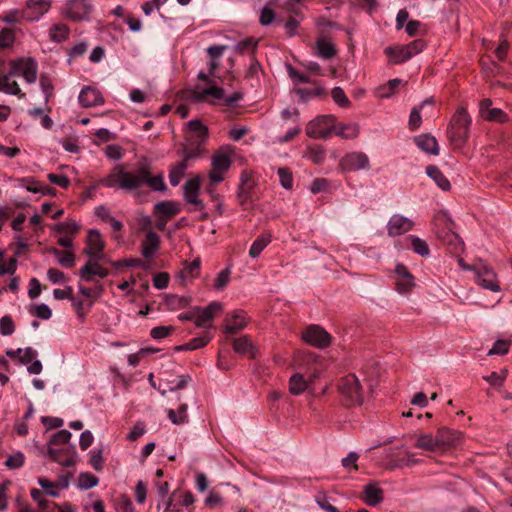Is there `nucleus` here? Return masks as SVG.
I'll use <instances>...</instances> for the list:
<instances>
[{
  "mask_svg": "<svg viewBox=\"0 0 512 512\" xmlns=\"http://www.w3.org/2000/svg\"><path fill=\"white\" fill-rule=\"evenodd\" d=\"M99 184L125 191L137 190L143 186L154 191L166 190L163 175L153 176L152 167L146 160L138 163L133 171H127L124 164L115 165L106 177L99 180Z\"/></svg>",
  "mask_w": 512,
  "mask_h": 512,
  "instance_id": "nucleus-1",
  "label": "nucleus"
},
{
  "mask_svg": "<svg viewBox=\"0 0 512 512\" xmlns=\"http://www.w3.org/2000/svg\"><path fill=\"white\" fill-rule=\"evenodd\" d=\"M337 392L340 402L345 407H358L364 403L366 390L361 380L355 374H347L337 382Z\"/></svg>",
  "mask_w": 512,
  "mask_h": 512,
  "instance_id": "nucleus-2",
  "label": "nucleus"
},
{
  "mask_svg": "<svg viewBox=\"0 0 512 512\" xmlns=\"http://www.w3.org/2000/svg\"><path fill=\"white\" fill-rule=\"evenodd\" d=\"M471 122V117L463 107L458 108L452 116L448 128V138L455 149H462L467 144Z\"/></svg>",
  "mask_w": 512,
  "mask_h": 512,
  "instance_id": "nucleus-3",
  "label": "nucleus"
},
{
  "mask_svg": "<svg viewBox=\"0 0 512 512\" xmlns=\"http://www.w3.org/2000/svg\"><path fill=\"white\" fill-rule=\"evenodd\" d=\"M188 98L193 103L215 104L217 101H223L224 89L211 84H208L207 87L198 84L188 91Z\"/></svg>",
  "mask_w": 512,
  "mask_h": 512,
  "instance_id": "nucleus-4",
  "label": "nucleus"
},
{
  "mask_svg": "<svg viewBox=\"0 0 512 512\" xmlns=\"http://www.w3.org/2000/svg\"><path fill=\"white\" fill-rule=\"evenodd\" d=\"M188 98L193 103L215 104L217 101H223L224 89L211 84H208L207 87L198 84L188 91Z\"/></svg>",
  "mask_w": 512,
  "mask_h": 512,
  "instance_id": "nucleus-5",
  "label": "nucleus"
},
{
  "mask_svg": "<svg viewBox=\"0 0 512 512\" xmlns=\"http://www.w3.org/2000/svg\"><path fill=\"white\" fill-rule=\"evenodd\" d=\"M335 128V117L333 115H320L311 120L306 126V134L314 139L328 138Z\"/></svg>",
  "mask_w": 512,
  "mask_h": 512,
  "instance_id": "nucleus-6",
  "label": "nucleus"
},
{
  "mask_svg": "<svg viewBox=\"0 0 512 512\" xmlns=\"http://www.w3.org/2000/svg\"><path fill=\"white\" fill-rule=\"evenodd\" d=\"M38 65L32 58H20L11 62L10 75L22 76L29 84L37 79Z\"/></svg>",
  "mask_w": 512,
  "mask_h": 512,
  "instance_id": "nucleus-7",
  "label": "nucleus"
},
{
  "mask_svg": "<svg viewBox=\"0 0 512 512\" xmlns=\"http://www.w3.org/2000/svg\"><path fill=\"white\" fill-rule=\"evenodd\" d=\"M92 5L88 0H69L62 8V15L72 21H81L89 17Z\"/></svg>",
  "mask_w": 512,
  "mask_h": 512,
  "instance_id": "nucleus-8",
  "label": "nucleus"
},
{
  "mask_svg": "<svg viewBox=\"0 0 512 512\" xmlns=\"http://www.w3.org/2000/svg\"><path fill=\"white\" fill-rule=\"evenodd\" d=\"M232 164L231 157L224 152L218 151L211 158V170L209 179L211 183L217 184L224 180V174L229 170Z\"/></svg>",
  "mask_w": 512,
  "mask_h": 512,
  "instance_id": "nucleus-9",
  "label": "nucleus"
},
{
  "mask_svg": "<svg viewBox=\"0 0 512 512\" xmlns=\"http://www.w3.org/2000/svg\"><path fill=\"white\" fill-rule=\"evenodd\" d=\"M302 339L309 345L325 348L331 343L330 334L321 326L312 324L302 333Z\"/></svg>",
  "mask_w": 512,
  "mask_h": 512,
  "instance_id": "nucleus-10",
  "label": "nucleus"
},
{
  "mask_svg": "<svg viewBox=\"0 0 512 512\" xmlns=\"http://www.w3.org/2000/svg\"><path fill=\"white\" fill-rule=\"evenodd\" d=\"M48 455L53 461L65 467L75 465L77 459L74 445L48 447Z\"/></svg>",
  "mask_w": 512,
  "mask_h": 512,
  "instance_id": "nucleus-11",
  "label": "nucleus"
},
{
  "mask_svg": "<svg viewBox=\"0 0 512 512\" xmlns=\"http://www.w3.org/2000/svg\"><path fill=\"white\" fill-rule=\"evenodd\" d=\"M339 165L343 171L355 172L368 169L370 166V161L365 153L354 151L344 155L340 160Z\"/></svg>",
  "mask_w": 512,
  "mask_h": 512,
  "instance_id": "nucleus-12",
  "label": "nucleus"
},
{
  "mask_svg": "<svg viewBox=\"0 0 512 512\" xmlns=\"http://www.w3.org/2000/svg\"><path fill=\"white\" fill-rule=\"evenodd\" d=\"M51 5V0H27L23 10V18L29 22H37L48 13Z\"/></svg>",
  "mask_w": 512,
  "mask_h": 512,
  "instance_id": "nucleus-13",
  "label": "nucleus"
},
{
  "mask_svg": "<svg viewBox=\"0 0 512 512\" xmlns=\"http://www.w3.org/2000/svg\"><path fill=\"white\" fill-rule=\"evenodd\" d=\"M105 242L97 229H90L87 232L86 246L83 253L88 257L104 258Z\"/></svg>",
  "mask_w": 512,
  "mask_h": 512,
  "instance_id": "nucleus-14",
  "label": "nucleus"
},
{
  "mask_svg": "<svg viewBox=\"0 0 512 512\" xmlns=\"http://www.w3.org/2000/svg\"><path fill=\"white\" fill-rule=\"evenodd\" d=\"M103 258L88 257L85 265L79 270V276L87 282L93 281L94 277L105 278L109 274V270L103 267L99 262Z\"/></svg>",
  "mask_w": 512,
  "mask_h": 512,
  "instance_id": "nucleus-15",
  "label": "nucleus"
},
{
  "mask_svg": "<svg viewBox=\"0 0 512 512\" xmlns=\"http://www.w3.org/2000/svg\"><path fill=\"white\" fill-rule=\"evenodd\" d=\"M312 52L321 59L330 60L337 55V48L330 37L321 34L312 46Z\"/></svg>",
  "mask_w": 512,
  "mask_h": 512,
  "instance_id": "nucleus-16",
  "label": "nucleus"
},
{
  "mask_svg": "<svg viewBox=\"0 0 512 512\" xmlns=\"http://www.w3.org/2000/svg\"><path fill=\"white\" fill-rule=\"evenodd\" d=\"M222 310V304L219 302H211L205 308H197L194 318V324L199 328H209L212 326V321L216 312H220Z\"/></svg>",
  "mask_w": 512,
  "mask_h": 512,
  "instance_id": "nucleus-17",
  "label": "nucleus"
},
{
  "mask_svg": "<svg viewBox=\"0 0 512 512\" xmlns=\"http://www.w3.org/2000/svg\"><path fill=\"white\" fill-rule=\"evenodd\" d=\"M414 222L402 215L394 214L387 223V233L389 236L395 237L403 235L413 229Z\"/></svg>",
  "mask_w": 512,
  "mask_h": 512,
  "instance_id": "nucleus-18",
  "label": "nucleus"
},
{
  "mask_svg": "<svg viewBox=\"0 0 512 512\" xmlns=\"http://www.w3.org/2000/svg\"><path fill=\"white\" fill-rule=\"evenodd\" d=\"M435 436L440 451H444L450 447L458 445L463 438L461 432L457 430H451L446 427L438 429Z\"/></svg>",
  "mask_w": 512,
  "mask_h": 512,
  "instance_id": "nucleus-19",
  "label": "nucleus"
},
{
  "mask_svg": "<svg viewBox=\"0 0 512 512\" xmlns=\"http://www.w3.org/2000/svg\"><path fill=\"white\" fill-rule=\"evenodd\" d=\"M480 116L487 120L498 123H504L508 121L507 114L500 108L492 107V101L490 99H483L479 104Z\"/></svg>",
  "mask_w": 512,
  "mask_h": 512,
  "instance_id": "nucleus-20",
  "label": "nucleus"
},
{
  "mask_svg": "<svg viewBox=\"0 0 512 512\" xmlns=\"http://www.w3.org/2000/svg\"><path fill=\"white\" fill-rule=\"evenodd\" d=\"M360 499L368 506H377L384 499L383 489L376 482H370L363 487Z\"/></svg>",
  "mask_w": 512,
  "mask_h": 512,
  "instance_id": "nucleus-21",
  "label": "nucleus"
},
{
  "mask_svg": "<svg viewBox=\"0 0 512 512\" xmlns=\"http://www.w3.org/2000/svg\"><path fill=\"white\" fill-rule=\"evenodd\" d=\"M396 274V290L399 293H407L414 284V277L404 264H397L395 268Z\"/></svg>",
  "mask_w": 512,
  "mask_h": 512,
  "instance_id": "nucleus-22",
  "label": "nucleus"
},
{
  "mask_svg": "<svg viewBox=\"0 0 512 512\" xmlns=\"http://www.w3.org/2000/svg\"><path fill=\"white\" fill-rule=\"evenodd\" d=\"M477 283L484 289L492 292L500 291L497 276L494 271L486 266L480 268L476 273Z\"/></svg>",
  "mask_w": 512,
  "mask_h": 512,
  "instance_id": "nucleus-23",
  "label": "nucleus"
},
{
  "mask_svg": "<svg viewBox=\"0 0 512 512\" xmlns=\"http://www.w3.org/2000/svg\"><path fill=\"white\" fill-rule=\"evenodd\" d=\"M199 190V177L191 178L184 185V197L187 203L195 205L197 209H203V202L198 196Z\"/></svg>",
  "mask_w": 512,
  "mask_h": 512,
  "instance_id": "nucleus-24",
  "label": "nucleus"
},
{
  "mask_svg": "<svg viewBox=\"0 0 512 512\" xmlns=\"http://www.w3.org/2000/svg\"><path fill=\"white\" fill-rule=\"evenodd\" d=\"M197 156V153L192 151H185L183 160L178 164L171 166L169 171V181L172 186H177L180 183L184 176L185 170L188 167V160L196 158Z\"/></svg>",
  "mask_w": 512,
  "mask_h": 512,
  "instance_id": "nucleus-25",
  "label": "nucleus"
},
{
  "mask_svg": "<svg viewBox=\"0 0 512 512\" xmlns=\"http://www.w3.org/2000/svg\"><path fill=\"white\" fill-rule=\"evenodd\" d=\"M78 100L83 107H94L104 103L101 92L91 86H86L80 91Z\"/></svg>",
  "mask_w": 512,
  "mask_h": 512,
  "instance_id": "nucleus-26",
  "label": "nucleus"
},
{
  "mask_svg": "<svg viewBox=\"0 0 512 512\" xmlns=\"http://www.w3.org/2000/svg\"><path fill=\"white\" fill-rule=\"evenodd\" d=\"M247 325L246 313L243 310H235L226 318L224 331L227 334H236Z\"/></svg>",
  "mask_w": 512,
  "mask_h": 512,
  "instance_id": "nucleus-27",
  "label": "nucleus"
},
{
  "mask_svg": "<svg viewBox=\"0 0 512 512\" xmlns=\"http://www.w3.org/2000/svg\"><path fill=\"white\" fill-rule=\"evenodd\" d=\"M160 239L159 236L153 232L148 231L144 240L141 243V254L146 259H153L159 250Z\"/></svg>",
  "mask_w": 512,
  "mask_h": 512,
  "instance_id": "nucleus-28",
  "label": "nucleus"
},
{
  "mask_svg": "<svg viewBox=\"0 0 512 512\" xmlns=\"http://www.w3.org/2000/svg\"><path fill=\"white\" fill-rule=\"evenodd\" d=\"M414 142L419 149L423 152L438 155L439 154V146L436 138L431 134H421L414 138Z\"/></svg>",
  "mask_w": 512,
  "mask_h": 512,
  "instance_id": "nucleus-29",
  "label": "nucleus"
},
{
  "mask_svg": "<svg viewBox=\"0 0 512 512\" xmlns=\"http://www.w3.org/2000/svg\"><path fill=\"white\" fill-rule=\"evenodd\" d=\"M232 346L234 351L240 355L248 356L250 358H254L255 356V347L251 338L247 335L234 338Z\"/></svg>",
  "mask_w": 512,
  "mask_h": 512,
  "instance_id": "nucleus-30",
  "label": "nucleus"
},
{
  "mask_svg": "<svg viewBox=\"0 0 512 512\" xmlns=\"http://www.w3.org/2000/svg\"><path fill=\"white\" fill-rule=\"evenodd\" d=\"M188 129L190 139H195L198 144L206 141L208 137V128L203 125L199 120H191L188 122Z\"/></svg>",
  "mask_w": 512,
  "mask_h": 512,
  "instance_id": "nucleus-31",
  "label": "nucleus"
},
{
  "mask_svg": "<svg viewBox=\"0 0 512 512\" xmlns=\"http://www.w3.org/2000/svg\"><path fill=\"white\" fill-rule=\"evenodd\" d=\"M332 133L344 139H355L359 135V126L356 123L336 124Z\"/></svg>",
  "mask_w": 512,
  "mask_h": 512,
  "instance_id": "nucleus-32",
  "label": "nucleus"
},
{
  "mask_svg": "<svg viewBox=\"0 0 512 512\" xmlns=\"http://www.w3.org/2000/svg\"><path fill=\"white\" fill-rule=\"evenodd\" d=\"M70 36V28L63 23L54 24L49 29V39L55 43H62Z\"/></svg>",
  "mask_w": 512,
  "mask_h": 512,
  "instance_id": "nucleus-33",
  "label": "nucleus"
},
{
  "mask_svg": "<svg viewBox=\"0 0 512 512\" xmlns=\"http://www.w3.org/2000/svg\"><path fill=\"white\" fill-rule=\"evenodd\" d=\"M427 175L434 180L439 188L448 191L451 187L449 180L435 165H430L426 168Z\"/></svg>",
  "mask_w": 512,
  "mask_h": 512,
  "instance_id": "nucleus-34",
  "label": "nucleus"
},
{
  "mask_svg": "<svg viewBox=\"0 0 512 512\" xmlns=\"http://www.w3.org/2000/svg\"><path fill=\"white\" fill-rule=\"evenodd\" d=\"M415 446L430 452L440 451L436 436H432L431 434L420 435L416 440Z\"/></svg>",
  "mask_w": 512,
  "mask_h": 512,
  "instance_id": "nucleus-35",
  "label": "nucleus"
},
{
  "mask_svg": "<svg viewBox=\"0 0 512 512\" xmlns=\"http://www.w3.org/2000/svg\"><path fill=\"white\" fill-rule=\"evenodd\" d=\"M427 104L433 105L434 99L432 97L428 98V99L424 100L419 106L414 107L411 110V113L409 116V128L411 130H417L421 126L422 119H421L420 111Z\"/></svg>",
  "mask_w": 512,
  "mask_h": 512,
  "instance_id": "nucleus-36",
  "label": "nucleus"
},
{
  "mask_svg": "<svg viewBox=\"0 0 512 512\" xmlns=\"http://www.w3.org/2000/svg\"><path fill=\"white\" fill-rule=\"evenodd\" d=\"M190 300L184 296L167 295L164 300V305L168 310L176 311L188 307Z\"/></svg>",
  "mask_w": 512,
  "mask_h": 512,
  "instance_id": "nucleus-37",
  "label": "nucleus"
},
{
  "mask_svg": "<svg viewBox=\"0 0 512 512\" xmlns=\"http://www.w3.org/2000/svg\"><path fill=\"white\" fill-rule=\"evenodd\" d=\"M11 76L12 75H10V72L8 74L0 73L3 92L23 98L25 94L21 92V89L16 81H10Z\"/></svg>",
  "mask_w": 512,
  "mask_h": 512,
  "instance_id": "nucleus-38",
  "label": "nucleus"
},
{
  "mask_svg": "<svg viewBox=\"0 0 512 512\" xmlns=\"http://www.w3.org/2000/svg\"><path fill=\"white\" fill-rule=\"evenodd\" d=\"M271 242V235L270 234H261L256 238V240L252 243L249 255L252 258H257L261 252L269 245Z\"/></svg>",
  "mask_w": 512,
  "mask_h": 512,
  "instance_id": "nucleus-39",
  "label": "nucleus"
},
{
  "mask_svg": "<svg viewBox=\"0 0 512 512\" xmlns=\"http://www.w3.org/2000/svg\"><path fill=\"white\" fill-rule=\"evenodd\" d=\"M307 389V381L299 374H293L289 379V391L292 395H300Z\"/></svg>",
  "mask_w": 512,
  "mask_h": 512,
  "instance_id": "nucleus-40",
  "label": "nucleus"
},
{
  "mask_svg": "<svg viewBox=\"0 0 512 512\" xmlns=\"http://www.w3.org/2000/svg\"><path fill=\"white\" fill-rule=\"evenodd\" d=\"M50 252L56 257L57 262L64 268H71L75 265V256L71 251H61L53 248Z\"/></svg>",
  "mask_w": 512,
  "mask_h": 512,
  "instance_id": "nucleus-41",
  "label": "nucleus"
},
{
  "mask_svg": "<svg viewBox=\"0 0 512 512\" xmlns=\"http://www.w3.org/2000/svg\"><path fill=\"white\" fill-rule=\"evenodd\" d=\"M385 54L389 58V61L394 64H400L409 60L402 45L397 47H387L385 49Z\"/></svg>",
  "mask_w": 512,
  "mask_h": 512,
  "instance_id": "nucleus-42",
  "label": "nucleus"
},
{
  "mask_svg": "<svg viewBox=\"0 0 512 512\" xmlns=\"http://www.w3.org/2000/svg\"><path fill=\"white\" fill-rule=\"evenodd\" d=\"M187 408V404H182L177 411L169 409L167 411L168 418L176 425L186 423L188 421Z\"/></svg>",
  "mask_w": 512,
  "mask_h": 512,
  "instance_id": "nucleus-43",
  "label": "nucleus"
},
{
  "mask_svg": "<svg viewBox=\"0 0 512 512\" xmlns=\"http://www.w3.org/2000/svg\"><path fill=\"white\" fill-rule=\"evenodd\" d=\"M258 41L253 37H248L242 41H239L235 45V50L239 54H254Z\"/></svg>",
  "mask_w": 512,
  "mask_h": 512,
  "instance_id": "nucleus-44",
  "label": "nucleus"
},
{
  "mask_svg": "<svg viewBox=\"0 0 512 512\" xmlns=\"http://www.w3.org/2000/svg\"><path fill=\"white\" fill-rule=\"evenodd\" d=\"M71 437H72V434L70 431H68L66 429L60 430L52 436V438L50 439V441L48 443V447L71 445L70 444Z\"/></svg>",
  "mask_w": 512,
  "mask_h": 512,
  "instance_id": "nucleus-45",
  "label": "nucleus"
},
{
  "mask_svg": "<svg viewBox=\"0 0 512 512\" xmlns=\"http://www.w3.org/2000/svg\"><path fill=\"white\" fill-rule=\"evenodd\" d=\"M30 494L32 499L37 502L41 512H50V507H55V502L46 500L39 489L33 488Z\"/></svg>",
  "mask_w": 512,
  "mask_h": 512,
  "instance_id": "nucleus-46",
  "label": "nucleus"
},
{
  "mask_svg": "<svg viewBox=\"0 0 512 512\" xmlns=\"http://www.w3.org/2000/svg\"><path fill=\"white\" fill-rule=\"evenodd\" d=\"M409 239L411 241L412 249L416 254H418L422 257L429 256L430 249L425 240H423L417 236H413V235L410 236Z\"/></svg>",
  "mask_w": 512,
  "mask_h": 512,
  "instance_id": "nucleus-47",
  "label": "nucleus"
},
{
  "mask_svg": "<svg viewBox=\"0 0 512 512\" xmlns=\"http://www.w3.org/2000/svg\"><path fill=\"white\" fill-rule=\"evenodd\" d=\"M296 93L303 101H308L313 97H322L326 94V91L323 87H315V88H298L296 89Z\"/></svg>",
  "mask_w": 512,
  "mask_h": 512,
  "instance_id": "nucleus-48",
  "label": "nucleus"
},
{
  "mask_svg": "<svg viewBox=\"0 0 512 512\" xmlns=\"http://www.w3.org/2000/svg\"><path fill=\"white\" fill-rule=\"evenodd\" d=\"M155 209L158 214L167 216V217H171L179 212L177 205L171 201H163V202L157 203L155 206Z\"/></svg>",
  "mask_w": 512,
  "mask_h": 512,
  "instance_id": "nucleus-49",
  "label": "nucleus"
},
{
  "mask_svg": "<svg viewBox=\"0 0 512 512\" xmlns=\"http://www.w3.org/2000/svg\"><path fill=\"white\" fill-rule=\"evenodd\" d=\"M425 46L424 40L421 39L414 40L407 45H402L408 59L422 52Z\"/></svg>",
  "mask_w": 512,
  "mask_h": 512,
  "instance_id": "nucleus-50",
  "label": "nucleus"
},
{
  "mask_svg": "<svg viewBox=\"0 0 512 512\" xmlns=\"http://www.w3.org/2000/svg\"><path fill=\"white\" fill-rule=\"evenodd\" d=\"M250 185L244 179V176L241 177V184L238 187L237 199L240 206L245 207L249 201L250 197Z\"/></svg>",
  "mask_w": 512,
  "mask_h": 512,
  "instance_id": "nucleus-51",
  "label": "nucleus"
},
{
  "mask_svg": "<svg viewBox=\"0 0 512 512\" xmlns=\"http://www.w3.org/2000/svg\"><path fill=\"white\" fill-rule=\"evenodd\" d=\"M99 482V479L91 473H81L78 477V486L81 489H91L95 487Z\"/></svg>",
  "mask_w": 512,
  "mask_h": 512,
  "instance_id": "nucleus-52",
  "label": "nucleus"
},
{
  "mask_svg": "<svg viewBox=\"0 0 512 512\" xmlns=\"http://www.w3.org/2000/svg\"><path fill=\"white\" fill-rule=\"evenodd\" d=\"M79 292L86 298L92 299V301L89 302L88 307L90 308L93 305L94 300L98 299L103 292L102 286L94 287V288H88L84 287L82 285H79Z\"/></svg>",
  "mask_w": 512,
  "mask_h": 512,
  "instance_id": "nucleus-53",
  "label": "nucleus"
},
{
  "mask_svg": "<svg viewBox=\"0 0 512 512\" xmlns=\"http://www.w3.org/2000/svg\"><path fill=\"white\" fill-rule=\"evenodd\" d=\"M231 269L229 267L223 269L217 274L214 282V288L218 291L223 290L230 282Z\"/></svg>",
  "mask_w": 512,
  "mask_h": 512,
  "instance_id": "nucleus-54",
  "label": "nucleus"
},
{
  "mask_svg": "<svg viewBox=\"0 0 512 512\" xmlns=\"http://www.w3.org/2000/svg\"><path fill=\"white\" fill-rule=\"evenodd\" d=\"M89 463L94 470L100 472L103 470V451L102 449H93L89 452Z\"/></svg>",
  "mask_w": 512,
  "mask_h": 512,
  "instance_id": "nucleus-55",
  "label": "nucleus"
},
{
  "mask_svg": "<svg viewBox=\"0 0 512 512\" xmlns=\"http://www.w3.org/2000/svg\"><path fill=\"white\" fill-rule=\"evenodd\" d=\"M283 188L289 190L293 187V175L289 168L281 167L277 171Z\"/></svg>",
  "mask_w": 512,
  "mask_h": 512,
  "instance_id": "nucleus-56",
  "label": "nucleus"
},
{
  "mask_svg": "<svg viewBox=\"0 0 512 512\" xmlns=\"http://www.w3.org/2000/svg\"><path fill=\"white\" fill-rule=\"evenodd\" d=\"M15 331V324L10 315H5L0 319V334L10 336Z\"/></svg>",
  "mask_w": 512,
  "mask_h": 512,
  "instance_id": "nucleus-57",
  "label": "nucleus"
},
{
  "mask_svg": "<svg viewBox=\"0 0 512 512\" xmlns=\"http://www.w3.org/2000/svg\"><path fill=\"white\" fill-rule=\"evenodd\" d=\"M174 330L173 326H157L151 329L150 336L154 340H161L170 336Z\"/></svg>",
  "mask_w": 512,
  "mask_h": 512,
  "instance_id": "nucleus-58",
  "label": "nucleus"
},
{
  "mask_svg": "<svg viewBox=\"0 0 512 512\" xmlns=\"http://www.w3.org/2000/svg\"><path fill=\"white\" fill-rule=\"evenodd\" d=\"M400 83H401L400 79L389 80L386 85H384V86L379 88V95H380V97L388 98L391 95H393L395 90L400 85Z\"/></svg>",
  "mask_w": 512,
  "mask_h": 512,
  "instance_id": "nucleus-59",
  "label": "nucleus"
},
{
  "mask_svg": "<svg viewBox=\"0 0 512 512\" xmlns=\"http://www.w3.org/2000/svg\"><path fill=\"white\" fill-rule=\"evenodd\" d=\"M124 149L117 144H110L105 147L104 153L111 160H120L124 155Z\"/></svg>",
  "mask_w": 512,
  "mask_h": 512,
  "instance_id": "nucleus-60",
  "label": "nucleus"
},
{
  "mask_svg": "<svg viewBox=\"0 0 512 512\" xmlns=\"http://www.w3.org/2000/svg\"><path fill=\"white\" fill-rule=\"evenodd\" d=\"M38 484L45 491V493L52 497H57L59 495V488L57 483H53L46 478H39Z\"/></svg>",
  "mask_w": 512,
  "mask_h": 512,
  "instance_id": "nucleus-61",
  "label": "nucleus"
},
{
  "mask_svg": "<svg viewBox=\"0 0 512 512\" xmlns=\"http://www.w3.org/2000/svg\"><path fill=\"white\" fill-rule=\"evenodd\" d=\"M332 98L340 107L346 108L350 105V101L341 87L332 89Z\"/></svg>",
  "mask_w": 512,
  "mask_h": 512,
  "instance_id": "nucleus-62",
  "label": "nucleus"
},
{
  "mask_svg": "<svg viewBox=\"0 0 512 512\" xmlns=\"http://www.w3.org/2000/svg\"><path fill=\"white\" fill-rule=\"evenodd\" d=\"M510 342L507 340L496 341L489 350L488 355H505L508 353Z\"/></svg>",
  "mask_w": 512,
  "mask_h": 512,
  "instance_id": "nucleus-63",
  "label": "nucleus"
},
{
  "mask_svg": "<svg viewBox=\"0 0 512 512\" xmlns=\"http://www.w3.org/2000/svg\"><path fill=\"white\" fill-rule=\"evenodd\" d=\"M315 501L326 512H339V510L329 502V498L324 492H320L315 497Z\"/></svg>",
  "mask_w": 512,
  "mask_h": 512,
  "instance_id": "nucleus-64",
  "label": "nucleus"
}]
</instances>
